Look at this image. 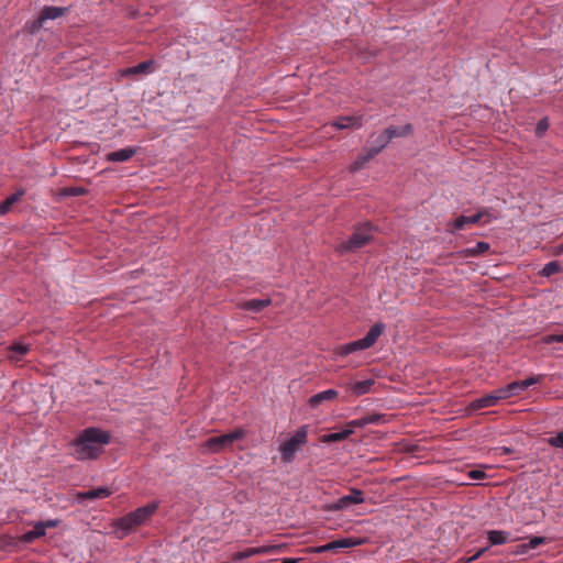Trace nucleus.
I'll return each instance as SVG.
<instances>
[{"label":"nucleus","instance_id":"obj_1","mask_svg":"<svg viewBox=\"0 0 563 563\" xmlns=\"http://www.w3.org/2000/svg\"><path fill=\"white\" fill-rule=\"evenodd\" d=\"M110 441V434L98 428H87L73 442V455L78 461L97 459L103 446Z\"/></svg>","mask_w":563,"mask_h":563},{"label":"nucleus","instance_id":"obj_2","mask_svg":"<svg viewBox=\"0 0 563 563\" xmlns=\"http://www.w3.org/2000/svg\"><path fill=\"white\" fill-rule=\"evenodd\" d=\"M158 506V501L148 503L147 505L117 519L113 526L117 530H122L123 536H125L134 528L144 525L156 512Z\"/></svg>","mask_w":563,"mask_h":563},{"label":"nucleus","instance_id":"obj_3","mask_svg":"<svg viewBox=\"0 0 563 563\" xmlns=\"http://www.w3.org/2000/svg\"><path fill=\"white\" fill-rule=\"evenodd\" d=\"M384 331L385 324L383 322H376L371 327L363 339L350 342L347 344L339 345L335 349V354L340 356H346L356 351L367 350L377 342L378 338L383 334Z\"/></svg>","mask_w":563,"mask_h":563},{"label":"nucleus","instance_id":"obj_4","mask_svg":"<svg viewBox=\"0 0 563 563\" xmlns=\"http://www.w3.org/2000/svg\"><path fill=\"white\" fill-rule=\"evenodd\" d=\"M372 238V227L369 223H365L362 227L356 228L349 240L340 243L336 247V251L340 254L354 252L368 244Z\"/></svg>","mask_w":563,"mask_h":563},{"label":"nucleus","instance_id":"obj_5","mask_svg":"<svg viewBox=\"0 0 563 563\" xmlns=\"http://www.w3.org/2000/svg\"><path fill=\"white\" fill-rule=\"evenodd\" d=\"M245 434V430L239 428L232 432L208 439L202 446L209 453H219L231 446L235 441L243 439Z\"/></svg>","mask_w":563,"mask_h":563},{"label":"nucleus","instance_id":"obj_6","mask_svg":"<svg viewBox=\"0 0 563 563\" xmlns=\"http://www.w3.org/2000/svg\"><path fill=\"white\" fill-rule=\"evenodd\" d=\"M308 427L301 426L295 434L279 446L282 460L285 463H290L295 459L298 449L307 443Z\"/></svg>","mask_w":563,"mask_h":563},{"label":"nucleus","instance_id":"obj_7","mask_svg":"<svg viewBox=\"0 0 563 563\" xmlns=\"http://www.w3.org/2000/svg\"><path fill=\"white\" fill-rule=\"evenodd\" d=\"M157 69V63L154 59L144 60L135 66L120 69V78L139 79L143 76L153 74Z\"/></svg>","mask_w":563,"mask_h":563},{"label":"nucleus","instance_id":"obj_8","mask_svg":"<svg viewBox=\"0 0 563 563\" xmlns=\"http://www.w3.org/2000/svg\"><path fill=\"white\" fill-rule=\"evenodd\" d=\"M120 117L128 128L136 129L146 125V114L142 108H124Z\"/></svg>","mask_w":563,"mask_h":563},{"label":"nucleus","instance_id":"obj_9","mask_svg":"<svg viewBox=\"0 0 563 563\" xmlns=\"http://www.w3.org/2000/svg\"><path fill=\"white\" fill-rule=\"evenodd\" d=\"M283 549L284 545H263L256 548H249L245 549L244 551L233 553L232 559L235 561H242L254 555L279 553L283 551Z\"/></svg>","mask_w":563,"mask_h":563},{"label":"nucleus","instance_id":"obj_10","mask_svg":"<svg viewBox=\"0 0 563 563\" xmlns=\"http://www.w3.org/2000/svg\"><path fill=\"white\" fill-rule=\"evenodd\" d=\"M364 501V493L357 488H351L347 495L340 497L332 509L334 510H343L349 508L351 505H358Z\"/></svg>","mask_w":563,"mask_h":563},{"label":"nucleus","instance_id":"obj_11","mask_svg":"<svg viewBox=\"0 0 563 563\" xmlns=\"http://www.w3.org/2000/svg\"><path fill=\"white\" fill-rule=\"evenodd\" d=\"M386 422H388V418L386 415L374 412L366 415L360 419L351 420L346 423V426L356 429L363 428L367 424H384Z\"/></svg>","mask_w":563,"mask_h":563},{"label":"nucleus","instance_id":"obj_12","mask_svg":"<svg viewBox=\"0 0 563 563\" xmlns=\"http://www.w3.org/2000/svg\"><path fill=\"white\" fill-rule=\"evenodd\" d=\"M499 401L500 399L498 397V394L496 390H494L483 397L473 400L470 405V408L473 410H478L483 408L494 407L498 405Z\"/></svg>","mask_w":563,"mask_h":563},{"label":"nucleus","instance_id":"obj_13","mask_svg":"<svg viewBox=\"0 0 563 563\" xmlns=\"http://www.w3.org/2000/svg\"><path fill=\"white\" fill-rule=\"evenodd\" d=\"M484 211H481V212H477L476 214H473V216H460L457 217L453 222H452V229H451V232H455V231H459V230H463L465 229L466 225L468 224H476L481 221V219L483 218L484 216Z\"/></svg>","mask_w":563,"mask_h":563},{"label":"nucleus","instance_id":"obj_14","mask_svg":"<svg viewBox=\"0 0 563 563\" xmlns=\"http://www.w3.org/2000/svg\"><path fill=\"white\" fill-rule=\"evenodd\" d=\"M338 396H339L338 390L327 389V390L320 391V393L311 396L308 400V404L311 408H317L325 401H332V400L336 399Z\"/></svg>","mask_w":563,"mask_h":563},{"label":"nucleus","instance_id":"obj_15","mask_svg":"<svg viewBox=\"0 0 563 563\" xmlns=\"http://www.w3.org/2000/svg\"><path fill=\"white\" fill-rule=\"evenodd\" d=\"M136 154V148L124 147L106 154L108 162H128Z\"/></svg>","mask_w":563,"mask_h":563},{"label":"nucleus","instance_id":"obj_16","mask_svg":"<svg viewBox=\"0 0 563 563\" xmlns=\"http://www.w3.org/2000/svg\"><path fill=\"white\" fill-rule=\"evenodd\" d=\"M332 125L339 130L360 128L362 118L356 115L340 117L333 121Z\"/></svg>","mask_w":563,"mask_h":563},{"label":"nucleus","instance_id":"obj_17","mask_svg":"<svg viewBox=\"0 0 563 563\" xmlns=\"http://www.w3.org/2000/svg\"><path fill=\"white\" fill-rule=\"evenodd\" d=\"M496 391L500 400H506L514 396L520 395L523 390L519 380H517L496 389Z\"/></svg>","mask_w":563,"mask_h":563},{"label":"nucleus","instance_id":"obj_18","mask_svg":"<svg viewBox=\"0 0 563 563\" xmlns=\"http://www.w3.org/2000/svg\"><path fill=\"white\" fill-rule=\"evenodd\" d=\"M112 492L108 487L92 488L87 492L77 493V500L81 501L85 499H97L109 497Z\"/></svg>","mask_w":563,"mask_h":563},{"label":"nucleus","instance_id":"obj_19","mask_svg":"<svg viewBox=\"0 0 563 563\" xmlns=\"http://www.w3.org/2000/svg\"><path fill=\"white\" fill-rule=\"evenodd\" d=\"M272 300L266 299H251L239 303V307L246 311L261 312L266 307L271 306Z\"/></svg>","mask_w":563,"mask_h":563},{"label":"nucleus","instance_id":"obj_20","mask_svg":"<svg viewBox=\"0 0 563 563\" xmlns=\"http://www.w3.org/2000/svg\"><path fill=\"white\" fill-rule=\"evenodd\" d=\"M68 12V8L46 5L42 9L40 16L45 23L47 20H55Z\"/></svg>","mask_w":563,"mask_h":563},{"label":"nucleus","instance_id":"obj_21","mask_svg":"<svg viewBox=\"0 0 563 563\" xmlns=\"http://www.w3.org/2000/svg\"><path fill=\"white\" fill-rule=\"evenodd\" d=\"M374 384L375 380L371 378L362 382L351 383L347 385V388L354 396L360 397L369 393Z\"/></svg>","mask_w":563,"mask_h":563},{"label":"nucleus","instance_id":"obj_22","mask_svg":"<svg viewBox=\"0 0 563 563\" xmlns=\"http://www.w3.org/2000/svg\"><path fill=\"white\" fill-rule=\"evenodd\" d=\"M9 354H8V357L11 360V361H15V362H19L22 360V357L29 353L30 351V345L29 344H24V343H21V342H18V343H14L12 344L9 349Z\"/></svg>","mask_w":563,"mask_h":563},{"label":"nucleus","instance_id":"obj_23","mask_svg":"<svg viewBox=\"0 0 563 563\" xmlns=\"http://www.w3.org/2000/svg\"><path fill=\"white\" fill-rule=\"evenodd\" d=\"M353 432H354V429L346 426V428L344 430H342L341 432L321 435L320 441L322 443L340 442V441L347 439L351 434H353Z\"/></svg>","mask_w":563,"mask_h":563},{"label":"nucleus","instance_id":"obj_24","mask_svg":"<svg viewBox=\"0 0 563 563\" xmlns=\"http://www.w3.org/2000/svg\"><path fill=\"white\" fill-rule=\"evenodd\" d=\"M388 136H390V141L396 137H405L412 133V125L407 123L401 126L397 125H390L389 128L385 129Z\"/></svg>","mask_w":563,"mask_h":563},{"label":"nucleus","instance_id":"obj_25","mask_svg":"<svg viewBox=\"0 0 563 563\" xmlns=\"http://www.w3.org/2000/svg\"><path fill=\"white\" fill-rule=\"evenodd\" d=\"M490 246L486 242H478L474 247H468L461 251L463 257H475L483 255L489 251Z\"/></svg>","mask_w":563,"mask_h":563},{"label":"nucleus","instance_id":"obj_26","mask_svg":"<svg viewBox=\"0 0 563 563\" xmlns=\"http://www.w3.org/2000/svg\"><path fill=\"white\" fill-rule=\"evenodd\" d=\"M389 142H390V136H388L387 132L384 130L373 141V144L368 150L376 156L379 152H382L387 146V144Z\"/></svg>","mask_w":563,"mask_h":563},{"label":"nucleus","instance_id":"obj_27","mask_svg":"<svg viewBox=\"0 0 563 563\" xmlns=\"http://www.w3.org/2000/svg\"><path fill=\"white\" fill-rule=\"evenodd\" d=\"M23 195L24 190L21 189L14 192L13 195L9 196L4 201H2L0 203V216H4L5 213H8L11 210L12 206L15 202H18Z\"/></svg>","mask_w":563,"mask_h":563},{"label":"nucleus","instance_id":"obj_28","mask_svg":"<svg viewBox=\"0 0 563 563\" xmlns=\"http://www.w3.org/2000/svg\"><path fill=\"white\" fill-rule=\"evenodd\" d=\"M487 537H488L489 543L493 545L504 544L511 540L509 538L510 534L508 532L499 531V530L488 531Z\"/></svg>","mask_w":563,"mask_h":563},{"label":"nucleus","instance_id":"obj_29","mask_svg":"<svg viewBox=\"0 0 563 563\" xmlns=\"http://www.w3.org/2000/svg\"><path fill=\"white\" fill-rule=\"evenodd\" d=\"M375 155L367 148L364 153H362L350 166V170L355 173L364 167L366 163L373 159Z\"/></svg>","mask_w":563,"mask_h":563},{"label":"nucleus","instance_id":"obj_30","mask_svg":"<svg viewBox=\"0 0 563 563\" xmlns=\"http://www.w3.org/2000/svg\"><path fill=\"white\" fill-rule=\"evenodd\" d=\"M561 271V265L556 261L549 262L544 265V267L541 271V275L545 277H550L553 274H556Z\"/></svg>","mask_w":563,"mask_h":563},{"label":"nucleus","instance_id":"obj_31","mask_svg":"<svg viewBox=\"0 0 563 563\" xmlns=\"http://www.w3.org/2000/svg\"><path fill=\"white\" fill-rule=\"evenodd\" d=\"M544 377H545V375H543V374L533 375L525 380H519V383L521 385L522 390L525 391L530 386L540 384Z\"/></svg>","mask_w":563,"mask_h":563},{"label":"nucleus","instance_id":"obj_32","mask_svg":"<svg viewBox=\"0 0 563 563\" xmlns=\"http://www.w3.org/2000/svg\"><path fill=\"white\" fill-rule=\"evenodd\" d=\"M43 24H44V22H43V20H41V16L38 15L35 20L26 22L24 29L29 33L35 34L36 32L40 31V29L43 26Z\"/></svg>","mask_w":563,"mask_h":563},{"label":"nucleus","instance_id":"obj_33","mask_svg":"<svg viewBox=\"0 0 563 563\" xmlns=\"http://www.w3.org/2000/svg\"><path fill=\"white\" fill-rule=\"evenodd\" d=\"M333 542H334L336 551L340 550V549L352 548V547H355V545L360 544V542L354 541L351 538L334 540Z\"/></svg>","mask_w":563,"mask_h":563},{"label":"nucleus","instance_id":"obj_34","mask_svg":"<svg viewBox=\"0 0 563 563\" xmlns=\"http://www.w3.org/2000/svg\"><path fill=\"white\" fill-rule=\"evenodd\" d=\"M545 541H547V539L544 537H532L529 540L528 544L522 545V549H523L522 552H525L527 549H536L539 545L544 544Z\"/></svg>","mask_w":563,"mask_h":563},{"label":"nucleus","instance_id":"obj_35","mask_svg":"<svg viewBox=\"0 0 563 563\" xmlns=\"http://www.w3.org/2000/svg\"><path fill=\"white\" fill-rule=\"evenodd\" d=\"M549 129V121L547 118L541 119L536 128V135L541 137L545 131Z\"/></svg>","mask_w":563,"mask_h":563},{"label":"nucleus","instance_id":"obj_36","mask_svg":"<svg viewBox=\"0 0 563 563\" xmlns=\"http://www.w3.org/2000/svg\"><path fill=\"white\" fill-rule=\"evenodd\" d=\"M541 341L544 344H552V343H555V342L563 343V333L562 334H548V335H544L541 339Z\"/></svg>","mask_w":563,"mask_h":563},{"label":"nucleus","instance_id":"obj_37","mask_svg":"<svg viewBox=\"0 0 563 563\" xmlns=\"http://www.w3.org/2000/svg\"><path fill=\"white\" fill-rule=\"evenodd\" d=\"M548 442L551 446L563 449V431L559 432L554 437H551Z\"/></svg>","mask_w":563,"mask_h":563},{"label":"nucleus","instance_id":"obj_38","mask_svg":"<svg viewBox=\"0 0 563 563\" xmlns=\"http://www.w3.org/2000/svg\"><path fill=\"white\" fill-rule=\"evenodd\" d=\"M329 551H336L335 550V545H334V542H329L327 544H323V545H320V547H317L313 552L316 553H323V552H329Z\"/></svg>","mask_w":563,"mask_h":563},{"label":"nucleus","instance_id":"obj_39","mask_svg":"<svg viewBox=\"0 0 563 563\" xmlns=\"http://www.w3.org/2000/svg\"><path fill=\"white\" fill-rule=\"evenodd\" d=\"M468 478L471 479H483L486 477L485 472L479 470H472L467 473Z\"/></svg>","mask_w":563,"mask_h":563},{"label":"nucleus","instance_id":"obj_40","mask_svg":"<svg viewBox=\"0 0 563 563\" xmlns=\"http://www.w3.org/2000/svg\"><path fill=\"white\" fill-rule=\"evenodd\" d=\"M37 538L35 537V534L33 533V531H27L25 532L24 534H22L20 537V541L23 542V543H32L34 540H36Z\"/></svg>","mask_w":563,"mask_h":563},{"label":"nucleus","instance_id":"obj_41","mask_svg":"<svg viewBox=\"0 0 563 563\" xmlns=\"http://www.w3.org/2000/svg\"><path fill=\"white\" fill-rule=\"evenodd\" d=\"M32 531H33V533L35 534V537L37 539L45 536V530L42 527V523H40V521L34 523V527H33Z\"/></svg>","mask_w":563,"mask_h":563},{"label":"nucleus","instance_id":"obj_42","mask_svg":"<svg viewBox=\"0 0 563 563\" xmlns=\"http://www.w3.org/2000/svg\"><path fill=\"white\" fill-rule=\"evenodd\" d=\"M40 523H42V527L44 528V530H46L47 528H55L59 525V521L56 520V519H49V520H46V521H40Z\"/></svg>","mask_w":563,"mask_h":563},{"label":"nucleus","instance_id":"obj_43","mask_svg":"<svg viewBox=\"0 0 563 563\" xmlns=\"http://www.w3.org/2000/svg\"><path fill=\"white\" fill-rule=\"evenodd\" d=\"M488 548H483V549H479L473 556H471L467 561L468 562H473V561H476L478 560L486 551H487Z\"/></svg>","mask_w":563,"mask_h":563},{"label":"nucleus","instance_id":"obj_44","mask_svg":"<svg viewBox=\"0 0 563 563\" xmlns=\"http://www.w3.org/2000/svg\"><path fill=\"white\" fill-rule=\"evenodd\" d=\"M554 255H561L563 254V243L556 245L553 250Z\"/></svg>","mask_w":563,"mask_h":563},{"label":"nucleus","instance_id":"obj_45","mask_svg":"<svg viewBox=\"0 0 563 563\" xmlns=\"http://www.w3.org/2000/svg\"><path fill=\"white\" fill-rule=\"evenodd\" d=\"M300 559L286 558L282 561V563H298Z\"/></svg>","mask_w":563,"mask_h":563}]
</instances>
